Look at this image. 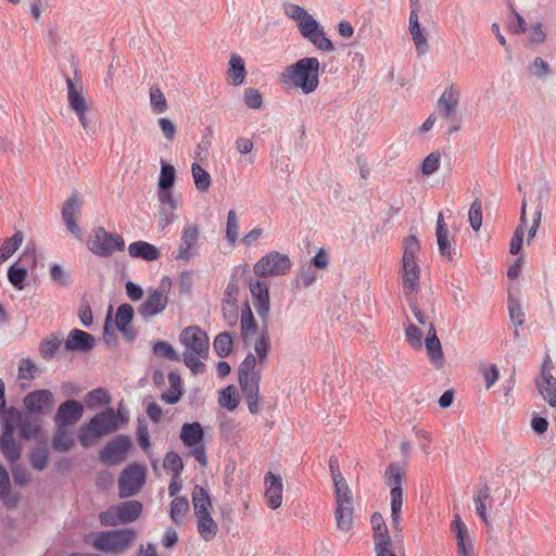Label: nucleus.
I'll use <instances>...</instances> for the list:
<instances>
[{
  "instance_id": "nucleus-7",
  "label": "nucleus",
  "mask_w": 556,
  "mask_h": 556,
  "mask_svg": "<svg viewBox=\"0 0 556 556\" xmlns=\"http://www.w3.org/2000/svg\"><path fill=\"white\" fill-rule=\"evenodd\" d=\"M420 252V242L416 236H408L403 240L402 255V279L403 290L406 295L418 291L420 279V267L418 255Z\"/></svg>"
},
{
  "instance_id": "nucleus-17",
  "label": "nucleus",
  "mask_w": 556,
  "mask_h": 556,
  "mask_svg": "<svg viewBox=\"0 0 556 556\" xmlns=\"http://www.w3.org/2000/svg\"><path fill=\"white\" fill-rule=\"evenodd\" d=\"M81 200L77 193L71 194L62 206V218L67 230L77 239L81 238V231L77 225V216L80 213Z\"/></svg>"
},
{
  "instance_id": "nucleus-45",
  "label": "nucleus",
  "mask_w": 556,
  "mask_h": 556,
  "mask_svg": "<svg viewBox=\"0 0 556 556\" xmlns=\"http://www.w3.org/2000/svg\"><path fill=\"white\" fill-rule=\"evenodd\" d=\"M232 338L228 332H220L213 342V348L219 357H226L232 351Z\"/></svg>"
},
{
  "instance_id": "nucleus-59",
  "label": "nucleus",
  "mask_w": 556,
  "mask_h": 556,
  "mask_svg": "<svg viewBox=\"0 0 556 556\" xmlns=\"http://www.w3.org/2000/svg\"><path fill=\"white\" fill-rule=\"evenodd\" d=\"M27 277V269L24 267H18L13 265L10 267L8 271L9 281L18 290L24 288V280Z\"/></svg>"
},
{
  "instance_id": "nucleus-61",
  "label": "nucleus",
  "mask_w": 556,
  "mask_h": 556,
  "mask_svg": "<svg viewBox=\"0 0 556 556\" xmlns=\"http://www.w3.org/2000/svg\"><path fill=\"white\" fill-rule=\"evenodd\" d=\"M119 514L117 510V505H113L108 508L105 511L101 513L99 516L100 522L102 526L115 527L117 525L123 523L119 520Z\"/></svg>"
},
{
  "instance_id": "nucleus-1",
  "label": "nucleus",
  "mask_w": 556,
  "mask_h": 556,
  "mask_svg": "<svg viewBox=\"0 0 556 556\" xmlns=\"http://www.w3.org/2000/svg\"><path fill=\"white\" fill-rule=\"evenodd\" d=\"M269 348V337L263 332L254 343L255 355L248 354L239 366V384L251 414L258 413L261 370L256 369V363H266Z\"/></svg>"
},
{
  "instance_id": "nucleus-34",
  "label": "nucleus",
  "mask_w": 556,
  "mask_h": 556,
  "mask_svg": "<svg viewBox=\"0 0 556 556\" xmlns=\"http://www.w3.org/2000/svg\"><path fill=\"white\" fill-rule=\"evenodd\" d=\"M228 79L233 86H241L247 77L245 63L241 55L231 54L227 71Z\"/></svg>"
},
{
  "instance_id": "nucleus-28",
  "label": "nucleus",
  "mask_w": 556,
  "mask_h": 556,
  "mask_svg": "<svg viewBox=\"0 0 556 556\" xmlns=\"http://www.w3.org/2000/svg\"><path fill=\"white\" fill-rule=\"evenodd\" d=\"M450 231L444 222L442 212L439 213L435 227L437 243L439 247L440 254L447 260H452L454 249L452 248L448 239Z\"/></svg>"
},
{
  "instance_id": "nucleus-42",
  "label": "nucleus",
  "mask_w": 556,
  "mask_h": 556,
  "mask_svg": "<svg viewBox=\"0 0 556 556\" xmlns=\"http://www.w3.org/2000/svg\"><path fill=\"white\" fill-rule=\"evenodd\" d=\"M191 173L197 190L200 192H206L212 184L208 172L198 163H193L191 166Z\"/></svg>"
},
{
  "instance_id": "nucleus-48",
  "label": "nucleus",
  "mask_w": 556,
  "mask_h": 556,
  "mask_svg": "<svg viewBox=\"0 0 556 556\" xmlns=\"http://www.w3.org/2000/svg\"><path fill=\"white\" fill-rule=\"evenodd\" d=\"M60 345L61 338L53 333L43 339L39 348L42 358L51 359L54 356L55 352L59 350Z\"/></svg>"
},
{
  "instance_id": "nucleus-40",
  "label": "nucleus",
  "mask_w": 556,
  "mask_h": 556,
  "mask_svg": "<svg viewBox=\"0 0 556 556\" xmlns=\"http://www.w3.org/2000/svg\"><path fill=\"white\" fill-rule=\"evenodd\" d=\"M391 525L395 531H401V513L403 506V490H390Z\"/></svg>"
},
{
  "instance_id": "nucleus-26",
  "label": "nucleus",
  "mask_w": 556,
  "mask_h": 556,
  "mask_svg": "<svg viewBox=\"0 0 556 556\" xmlns=\"http://www.w3.org/2000/svg\"><path fill=\"white\" fill-rule=\"evenodd\" d=\"M94 345L93 337L80 329H73L65 341V349L67 351L88 352Z\"/></svg>"
},
{
  "instance_id": "nucleus-47",
  "label": "nucleus",
  "mask_w": 556,
  "mask_h": 556,
  "mask_svg": "<svg viewBox=\"0 0 556 556\" xmlns=\"http://www.w3.org/2000/svg\"><path fill=\"white\" fill-rule=\"evenodd\" d=\"M24 236L21 231H16L11 238L5 239L0 245V254L8 260L23 243Z\"/></svg>"
},
{
  "instance_id": "nucleus-36",
  "label": "nucleus",
  "mask_w": 556,
  "mask_h": 556,
  "mask_svg": "<svg viewBox=\"0 0 556 556\" xmlns=\"http://www.w3.org/2000/svg\"><path fill=\"white\" fill-rule=\"evenodd\" d=\"M189 510L190 504L188 498L185 496H176L170 502L169 516L173 522L177 526L184 523Z\"/></svg>"
},
{
  "instance_id": "nucleus-44",
  "label": "nucleus",
  "mask_w": 556,
  "mask_h": 556,
  "mask_svg": "<svg viewBox=\"0 0 556 556\" xmlns=\"http://www.w3.org/2000/svg\"><path fill=\"white\" fill-rule=\"evenodd\" d=\"M110 394L104 389H94L90 391L85 399V403L87 407L94 409L100 406L106 405L110 403Z\"/></svg>"
},
{
  "instance_id": "nucleus-15",
  "label": "nucleus",
  "mask_w": 556,
  "mask_h": 556,
  "mask_svg": "<svg viewBox=\"0 0 556 556\" xmlns=\"http://www.w3.org/2000/svg\"><path fill=\"white\" fill-rule=\"evenodd\" d=\"M14 418L4 417L3 430L0 437V448L7 460L15 463L21 457V446L14 440Z\"/></svg>"
},
{
  "instance_id": "nucleus-62",
  "label": "nucleus",
  "mask_w": 556,
  "mask_h": 556,
  "mask_svg": "<svg viewBox=\"0 0 556 556\" xmlns=\"http://www.w3.org/2000/svg\"><path fill=\"white\" fill-rule=\"evenodd\" d=\"M459 556H475L472 541L468 533L456 536Z\"/></svg>"
},
{
  "instance_id": "nucleus-29",
  "label": "nucleus",
  "mask_w": 556,
  "mask_h": 556,
  "mask_svg": "<svg viewBox=\"0 0 556 556\" xmlns=\"http://www.w3.org/2000/svg\"><path fill=\"white\" fill-rule=\"evenodd\" d=\"M128 253L134 258H141L147 262L156 261L161 254L157 248L147 241H135L128 245Z\"/></svg>"
},
{
  "instance_id": "nucleus-4",
  "label": "nucleus",
  "mask_w": 556,
  "mask_h": 556,
  "mask_svg": "<svg viewBox=\"0 0 556 556\" xmlns=\"http://www.w3.org/2000/svg\"><path fill=\"white\" fill-rule=\"evenodd\" d=\"M285 14L296 23L299 33L303 38L321 51H333L332 41L326 36L319 23L302 7L294 3L283 5Z\"/></svg>"
},
{
  "instance_id": "nucleus-33",
  "label": "nucleus",
  "mask_w": 556,
  "mask_h": 556,
  "mask_svg": "<svg viewBox=\"0 0 556 556\" xmlns=\"http://www.w3.org/2000/svg\"><path fill=\"white\" fill-rule=\"evenodd\" d=\"M191 497L194 516L212 513V500L208 492L203 486L195 485L192 490Z\"/></svg>"
},
{
  "instance_id": "nucleus-56",
  "label": "nucleus",
  "mask_w": 556,
  "mask_h": 556,
  "mask_svg": "<svg viewBox=\"0 0 556 556\" xmlns=\"http://www.w3.org/2000/svg\"><path fill=\"white\" fill-rule=\"evenodd\" d=\"M409 31H410L413 41L416 46L417 53L419 55L427 53L429 50V45H428L427 38L425 37V35L421 31L420 26L415 25V27L409 28Z\"/></svg>"
},
{
  "instance_id": "nucleus-52",
  "label": "nucleus",
  "mask_w": 556,
  "mask_h": 556,
  "mask_svg": "<svg viewBox=\"0 0 556 556\" xmlns=\"http://www.w3.org/2000/svg\"><path fill=\"white\" fill-rule=\"evenodd\" d=\"M218 403L220 406L226 407L229 410H233L238 406L236 390L232 386L219 391Z\"/></svg>"
},
{
  "instance_id": "nucleus-63",
  "label": "nucleus",
  "mask_w": 556,
  "mask_h": 556,
  "mask_svg": "<svg viewBox=\"0 0 556 556\" xmlns=\"http://www.w3.org/2000/svg\"><path fill=\"white\" fill-rule=\"evenodd\" d=\"M244 102L250 109L258 110L263 104V98L261 92L254 88H248L244 90Z\"/></svg>"
},
{
  "instance_id": "nucleus-8",
  "label": "nucleus",
  "mask_w": 556,
  "mask_h": 556,
  "mask_svg": "<svg viewBox=\"0 0 556 556\" xmlns=\"http://www.w3.org/2000/svg\"><path fill=\"white\" fill-rule=\"evenodd\" d=\"M135 539L134 530L118 529L92 533L88 536L87 542L99 552L117 555L129 548Z\"/></svg>"
},
{
  "instance_id": "nucleus-24",
  "label": "nucleus",
  "mask_w": 556,
  "mask_h": 556,
  "mask_svg": "<svg viewBox=\"0 0 556 556\" xmlns=\"http://www.w3.org/2000/svg\"><path fill=\"white\" fill-rule=\"evenodd\" d=\"M25 407L33 413H42L52 409L53 395L49 390H37L28 393L24 399Z\"/></svg>"
},
{
  "instance_id": "nucleus-20",
  "label": "nucleus",
  "mask_w": 556,
  "mask_h": 556,
  "mask_svg": "<svg viewBox=\"0 0 556 556\" xmlns=\"http://www.w3.org/2000/svg\"><path fill=\"white\" fill-rule=\"evenodd\" d=\"M84 414V406L75 401L67 400L62 403L55 414L54 420L56 427H70L75 425Z\"/></svg>"
},
{
  "instance_id": "nucleus-51",
  "label": "nucleus",
  "mask_w": 556,
  "mask_h": 556,
  "mask_svg": "<svg viewBox=\"0 0 556 556\" xmlns=\"http://www.w3.org/2000/svg\"><path fill=\"white\" fill-rule=\"evenodd\" d=\"M153 353L156 356L163 357L168 361L178 362L181 359V356L174 350V348L165 341H157L153 345Z\"/></svg>"
},
{
  "instance_id": "nucleus-41",
  "label": "nucleus",
  "mask_w": 556,
  "mask_h": 556,
  "mask_svg": "<svg viewBox=\"0 0 556 556\" xmlns=\"http://www.w3.org/2000/svg\"><path fill=\"white\" fill-rule=\"evenodd\" d=\"M75 444L72 433L66 427H56L55 434L52 439V447L58 452H67Z\"/></svg>"
},
{
  "instance_id": "nucleus-30",
  "label": "nucleus",
  "mask_w": 556,
  "mask_h": 556,
  "mask_svg": "<svg viewBox=\"0 0 556 556\" xmlns=\"http://www.w3.org/2000/svg\"><path fill=\"white\" fill-rule=\"evenodd\" d=\"M0 500L8 508L16 507L20 502V494L11 491L10 477L2 465H0Z\"/></svg>"
},
{
  "instance_id": "nucleus-49",
  "label": "nucleus",
  "mask_w": 556,
  "mask_h": 556,
  "mask_svg": "<svg viewBox=\"0 0 556 556\" xmlns=\"http://www.w3.org/2000/svg\"><path fill=\"white\" fill-rule=\"evenodd\" d=\"M239 237V219L237 213L233 210H230L227 214L226 222V239L228 243L232 247L237 242Z\"/></svg>"
},
{
  "instance_id": "nucleus-35",
  "label": "nucleus",
  "mask_w": 556,
  "mask_h": 556,
  "mask_svg": "<svg viewBox=\"0 0 556 556\" xmlns=\"http://www.w3.org/2000/svg\"><path fill=\"white\" fill-rule=\"evenodd\" d=\"M134 317V308L129 304H122L116 312L115 315V327L124 333L128 339L134 338V333L130 329H128V325L132 320Z\"/></svg>"
},
{
  "instance_id": "nucleus-53",
  "label": "nucleus",
  "mask_w": 556,
  "mask_h": 556,
  "mask_svg": "<svg viewBox=\"0 0 556 556\" xmlns=\"http://www.w3.org/2000/svg\"><path fill=\"white\" fill-rule=\"evenodd\" d=\"M468 219L471 228L478 231L482 225V203L480 200H475L468 212Z\"/></svg>"
},
{
  "instance_id": "nucleus-58",
  "label": "nucleus",
  "mask_w": 556,
  "mask_h": 556,
  "mask_svg": "<svg viewBox=\"0 0 556 556\" xmlns=\"http://www.w3.org/2000/svg\"><path fill=\"white\" fill-rule=\"evenodd\" d=\"M405 337L413 349L420 350L422 348V332L416 325L409 324L406 327Z\"/></svg>"
},
{
  "instance_id": "nucleus-43",
  "label": "nucleus",
  "mask_w": 556,
  "mask_h": 556,
  "mask_svg": "<svg viewBox=\"0 0 556 556\" xmlns=\"http://www.w3.org/2000/svg\"><path fill=\"white\" fill-rule=\"evenodd\" d=\"M526 222H527V218H526V202L525 200L522 201V206H521V214H520V225L517 227V229L515 230V233L510 240V247H509V252L514 255H517L520 250H521V245H522V240H523V228L526 226Z\"/></svg>"
},
{
  "instance_id": "nucleus-5",
  "label": "nucleus",
  "mask_w": 556,
  "mask_h": 556,
  "mask_svg": "<svg viewBox=\"0 0 556 556\" xmlns=\"http://www.w3.org/2000/svg\"><path fill=\"white\" fill-rule=\"evenodd\" d=\"M123 421L121 414L115 413L113 408H106L79 428L78 440L84 447H89L99 438L116 431Z\"/></svg>"
},
{
  "instance_id": "nucleus-23",
  "label": "nucleus",
  "mask_w": 556,
  "mask_h": 556,
  "mask_svg": "<svg viewBox=\"0 0 556 556\" xmlns=\"http://www.w3.org/2000/svg\"><path fill=\"white\" fill-rule=\"evenodd\" d=\"M425 349L429 361L438 368L443 367L444 354L442 344L437 336V331L432 323L428 326L427 336L425 338Z\"/></svg>"
},
{
  "instance_id": "nucleus-64",
  "label": "nucleus",
  "mask_w": 556,
  "mask_h": 556,
  "mask_svg": "<svg viewBox=\"0 0 556 556\" xmlns=\"http://www.w3.org/2000/svg\"><path fill=\"white\" fill-rule=\"evenodd\" d=\"M376 556H405L403 549H400L399 553L394 551L393 544L388 543V541H382L378 543V546L375 547Z\"/></svg>"
},
{
  "instance_id": "nucleus-10",
  "label": "nucleus",
  "mask_w": 556,
  "mask_h": 556,
  "mask_svg": "<svg viewBox=\"0 0 556 556\" xmlns=\"http://www.w3.org/2000/svg\"><path fill=\"white\" fill-rule=\"evenodd\" d=\"M292 262L287 254L271 251L262 256L253 266V273L260 278L279 277L287 275Z\"/></svg>"
},
{
  "instance_id": "nucleus-13",
  "label": "nucleus",
  "mask_w": 556,
  "mask_h": 556,
  "mask_svg": "<svg viewBox=\"0 0 556 556\" xmlns=\"http://www.w3.org/2000/svg\"><path fill=\"white\" fill-rule=\"evenodd\" d=\"M131 441L127 435H117L100 452V460L108 466H115L126 460Z\"/></svg>"
},
{
  "instance_id": "nucleus-32",
  "label": "nucleus",
  "mask_w": 556,
  "mask_h": 556,
  "mask_svg": "<svg viewBox=\"0 0 556 556\" xmlns=\"http://www.w3.org/2000/svg\"><path fill=\"white\" fill-rule=\"evenodd\" d=\"M240 331L242 341L245 344H249L257 332V324L248 303L241 311Z\"/></svg>"
},
{
  "instance_id": "nucleus-19",
  "label": "nucleus",
  "mask_w": 556,
  "mask_h": 556,
  "mask_svg": "<svg viewBox=\"0 0 556 556\" xmlns=\"http://www.w3.org/2000/svg\"><path fill=\"white\" fill-rule=\"evenodd\" d=\"M552 363L545 362L536 379V388L551 407H556V378L552 375Z\"/></svg>"
},
{
  "instance_id": "nucleus-25",
  "label": "nucleus",
  "mask_w": 556,
  "mask_h": 556,
  "mask_svg": "<svg viewBox=\"0 0 556 556\" xmlns=\"http://www.w3.org/2000/svg\"><path fill=\"white\" fill-rule=\"evenodd\" d=\"M473 503L476 513L479 518L486 525L490 526L488 517V509L493 505V498L491 496V490L486 483L476 488L473 494Z\"/></svg>"
},
{
  "instance_id": "nucleus-57",
  "label": "nucleus",
  "mask_w": 556,
  "mask_h": 556,
  "mask_svg": "<svg viewBox=\"0 0 556 556\" xmlns=\"http://www.w3.org/2000/svg\"><path fill=\"white\" fill-rule=\"evenodd\" d=\"M48 451L43 447L36 448L30 453L29 460L34 469L43 470L48 465Z\"/></svg>"
},
{
  "instance_id": "nucleus-27",
  "label": "nucleus",
  "mask_w": 556,
  "mask_h": 556,
  "mask_svg": "<svg viewBox=\"0 0 556 556\" xmlns=\"http://www.w3.org/2000/svg\"><path fill=\"white\" fill-rule=\"evenodd\" d=\"M459 102V90L451 85L442 92L438 100V111L446 118L455 113Z\"/></svg>"
},
{
  "instance_id": "nucleus-31",
  "label": "nucleus",
  "mask_w": 556,
  "mask_h": 556,
  "mask_svg": "<svg viewBox=\"0 0 556 556\" xmlns=\"http://www.w3.org/2000/svg\"><path fill=\"white\" fill-rule=\"evenodd\" d=\"M195 517L197 531L200 538L206 542L213 541L218 533V525L211 514L198 515Z\"/></svg>"
},
{
  "instance_id": "nucleus-37",
  "label": "nucleus",
  "mask_w": 556,
  "mask_h": 556,
  "mask_svg": "<svg viewBox=\"0 0 556 556\" xmlns=\"http://www.w3.org/2000/svg\"><path fill=\"white\" fill-rule=\"evenodd\" d=\"M66 85L70 108L75 113L87 111L88 104L85 97L83 96L81 88H77L71 78H67Z\"/></svg>"
},
{
  "instance_id": "nucleus-9",
  "label": "nucleus",
  "mask_w": 556,
  "mask_h": 556,
  "mask_svg": "<svg viewBox=\"0 0 556 556\" xmlns=\"http://www.w3.org/2000/svg\"><path fill=\"white\" fill-rule=\"evenodd\" d=\"M87 245L94 255L109 257L115 251H123L125 249V241L121 235L109 232L103 227L99 226L92 229V235Z\"/></svg>"
},
{
  "instance_id": "nucleus-60",
  "label": "nucleus",
  "mask_w": 556,
  "mask_h": 556,
  "mask_svg": "<svg viewBox=\"0 0 556 556\" xmlns=\"http://www.w3.org/2000/svg\"><path fill=\"white\" fill-rule=\"evenodd\" d=\"M175 181V168L169 164H162L159 178L160 189H170Z\"/></svg>"
},
{
  "instance_id": "nucleus-54",
  "label": "nucleus",
  "mask_w": 556,
  "mask_h": 556,
  "mask_svg": "<svg viewBox=\"0 0 556 556\" xmlns=\"http://www.w3.org/2000/svg\"><path fill=\"white\" fill-rule=\"evenodd\" d=\"M163 466L173 475H181L184 470V463L181 457L174 452H169L165 455Z\"/></svg>"
},
{
  "instance_id": "nucleus-14",
  "label": "nucleus",
  "mask_w": 556,
  "mask_h": 556,
  "mask_svg": "<svg viewBox=\"0 0 556 556\" xmlns=\"http://www.w3.org/2000/svg\"><path fill=\"white\" fill-rule=\"evenodd\" d=\"M200 240V229L194 224L184 227L180 243L174 256L177 261L188 262L197 252Z\"/></svg>"
},
{
  "instance_id": "nucleus-22",
  "label": "nucleus",
  "mask_w": 556,
  "mask_h": 556,
  "mask_svg": "<svg viewBox=\"0 0 556 556\" xmlns=\"http://www.w3.org/2000/svg\"><path fill=\"white\" fill-rule=\"evenodd\" d=\"M4 417H13L14 431L20 430V435L23 439L36 438L40 430V422L38 418L30 416H23L16 410H10Z\"/></svg>"
},
{
  "instance_id": "nucleus-46",
  "label": "nucleus",
  "mask_w": 556,
  "mask_h": 556,
  "mask_svg": "<svg viewBox=\"0 0 556 556\" xmlns=\"http://www.w3.org/2000/svg\"><path fill=\"white\" fill-rule=\"evenodd\" d=\"M150 104L152 112L155 114L164 113L168 109L167 100L157 86L150 88Z\"/></svg>"
},
{
  "instance_id": "nucleus-6",
  "label": "nucleus",
  "mask_w": 556,
  "mask_h": 556,
  "mask_svg": "<svg viewBox=\"0 0 556 556\" xmlns=\"http://www.w3.org/2000/svg\"><path fill=\"white\" fill-rule=\"evenodd\" d=\"M336 462L330 460L329 466L332 480L336 488V523L341 531H349L353 523V496L352 492L339 471L334 466Z\"/></svg>"
},
{
  "instance_id": "nucleus-3",
  "label": "nucleus",
  "mask_w": 556,
  "mask_h": 556,
  "mask_svg": "<svg viewBox=\"0 0 556 556\" xmlns=\"http://www.w3.org/2000/svg\"><path fill=\"white\" fill-rule=\"evenodd\" d=\"M319 60L315 56H307L288 65L280 74V83L301 90L304 94H311L319 86Z\"/></svg>"
},
{
  "instance_id": "nucleus-39",
  "label": "nucleus",
  "mask_w": 556,
  "mask_h": 556,
  "mask_svg": "<svg viewBox=\"0 0 556 556\" xmlns=\"http://www.w3.org/2000/svg\"><path fill=\"white\" fill-rule=\"evenodd\" d=\"M370 523L374 531L372 538L375 547H377L378 543L382 541H388V543H392L384 519L380 513H375L371 516Z\"/></svg>"
},
{
  "instance_id": "nucleus-2",
  "label": "nucleus",
  "mask_w": 556,
  "mask_h": 556,
  "mask_svg": "<svg viewBox=\"0 0 556 556\" xmlns=\"http://www.w3.org/2000/svg\"><path fill=\"white\" fill-rule=\"evenodd\" d=\"M179 343L184 348L181 359L195 375L202 374L205 365L202 359L208 356L210 339L199 326H189L179 333Z\"/></svg>"
},
{
  "instance_id": "nucleus-38",
  "label": "nucleus",
  "mask_w": 556,
  "mask_h": 556,
  "mask_svg": "<svg viewBox=\"0 0 556 556\" xmlns=\"http://www.w3.org/2000/svg\"><path fill=\"white\" fill-rule=\"evenodd\" d=\"M119 520L129 523L139 518L142 511V504L138 501H127L117 504Z\"/></svg>"
},
{
  "instance_id": "nucleus-18",
  "label": "nucleus",
  "mask_w": 556,
  "mask_h": 556,
  "mask_svg": "<svg viewBox=\"0 0 556 556\" xmlns=\"http://www.w3.org/2000/svg\"><path fill=\"white\" fill-rule=\"evenodd\" d=\"M249 288L256 313L265 320L270 307L268 285L264 280L256 279L250 281Z\"/></svg>"
},
{
  "instance_id": "nucleus-50",
  "label": "nucleus",
  "mask_w": 556,
  "mask_h": 556,
  "mask_svg": "<svg viewBox=\"0 0 556 556\" xmlns=\"http://www.w3.org/2000/svg\"><path fill=\"white\" fill-rule=\"evenodd\" d=\"M403 477L400 466L395 464H391L386 470V482L390 490H402Z\"/></svg>"
},
{
  "instance_id": "nucleus-55",
  "label": "nucleus",
  "mask_w": 556,
  "mask_h": 556,
  "mask_svg": "<svg viewBox=\"0 0 556 556\" xmlns=\"http://www.w3.org/2000/svg\"><path fill=\"white\" fill-rule=\"evenodd\" d=\"M441 164V154L439 151H434L426 156L421 164V173L426 176H430L435 173Z\"/></svg>"
},
{
  "instance_id": "nucleus-11",
  "label": "nucleus",
  "mask_w": 556,
  "mask_h": 556,
  "mask_svg": "<svg viewBox=\"0 0 556 556\" xmlns=\"http://www.w3.org/2000/svg\"><path fill=\"white\" fill-rule=\"evenodd\" d=\"M204 432L202 426L194 422L184 424L180 431V440L184 445L191 448L190 454L198 460L202 467H206V448L203 443Z\"/></svg>"
},
{
  "instance_id": "nucleus-12",
  "label": "nucleus",
  "mask_w": 556,
  "mask_h": 556,
  "mask_svg": "<svg viewBox=\"0 0 556 556\" xmlns=\"http://www.w3.org/2000/svg\"><path fill=\"white\" fill-rule=\"evenodd\" d=\"M146 482V468L139 464L127 466L118 478L121 497H129L138 493Z\"/></svg>"
},
{
  "instance_id": "nucleus-21",
  "label": "nucleus",
  "mask_w": 556,
  "mask_h": 556,
  "mask_svg": "<svg viewBox=\"0 0 556 556\" xmlns=\"http://www.w3.org/2000/svg\"><path fill=\"white\" fill-rule=\"evenodd\" d=\"M265 498L269 508L277 509L282 504L283 484L279 476L267 472L264 477Z\"/></svg>"
},
{
  "instance_id": "nucleus-16",
  "label": "nucleus",
  "mask_w": 556,
  "mask_h": 556,
  "mask_svg": "<svg viewBox=\"0 0 556 556\" xmlns=\"http://www.w3.org/2000/svg\"><path fill=\"white\" fill-rule=\"evenodd\" d=\"M168 303V295L165 288H159L149 292L147 299L138 308L139 315L144 318H151L161 314Z\"/></svg>"
}]
</instances>
